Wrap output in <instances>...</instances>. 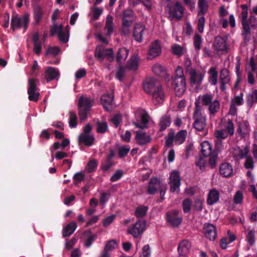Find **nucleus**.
I'll return each mask as SVG.
<instances>
[{
	"label": "nucleus",
	"mask_w": 257,
	"mask_h": 257,
	"mask_svg": "<svg viewBox=\"0 0 257 257\" xmlns=\"http://www.w3.org/2000/svg\"><path fill=\"white\" fill-rule=\"evenodd\" d=\"M144 90L150 93L154 102L156 103H162L164 98V93L161 85L155 79L149 78L143 83Z\"/></svg>",
	"instance_id": "nucleus-1"
},
{
	"label": "nucleus",
	"mask_w": 257,
	"mask_h": 257,
	"mask_svg": "<svg viewBox=\"0 0 257 257\" xmlns=\"http://www.w3.org/2000/svg\"><path fill=\"white\" fill-rule=\"evenodd\" d=\"M186 80L182 67L178 66L175 72L174 77L171 80L172 87L177 96H181L185 92L186 90Z\"/></svg>",
	"instance_id": "nucleus-2"
},
{
	"label": "nucleus",
	"mask_w": 257,
	"mask_h": 257,
	"mask_svg": "<svg viewBox=\"0 0 257 257\" xmlns=\"http://www.w3.org/2000/svg\"><path fill=\"white\" fill-rule=\"evenodd\" d=\"M202 108L200 102L196 100L195 108L193 113V119L194 121L193 127L199 132L203 131L206 126V117L202 113Z\"/></svg>",
	"instance_id": "nucleus-3"
},
{
	"label": "nucleus",
	"mask_w": 257,
	"mask_h": 257,
	"mask_svg": "<svg viewBox=\"0 0 257 257\" xmlns=\"http://www.w3.org/2000/svg\"><path fill=\"white\" fill-rule=\"evenodd\" d=\"M93 100L90 98L81 96L79 98L78 109L80 120L82 122L87 118L88 114L92 106Z\"/></svg>",
	"instance_id": "nucleus-4"
},
{
	"label": "nucleus",
	"mask_w": 257,
	"mask_h": 257,
	"mask_svg": "<svg viewBox=\"0 0 257 257\" xmlns=\"http://www.w3.org/2000/svg\"><path fill=\"white\" fill-rule=\"evenodd\" d=\"M213 96L211 94H205L202 96L201 102L203 105L208 106L209 114L214 116L220 109L219 101L215 99L213 100Z\"/></svg>",
	"instance_id": "nucleus-5"
},
{
	"label": "nucleus",
	"mask_w": 257,
	"mask_h": 257,
	"mask_svg": "<svg viewBox=\"0 0 257 257\" xmlns=\"http://www.w3.org/2000/svg\"><path fill=\"white\" fill-rule=\"evenodd\" d=\"M29 23V17L28 15H25L22 18L18 17L17 15L13 16L11 20V28L13 31L16 29H19L21 27L24 28L26 31Z\"/></svg>",
	"instance_id": "nucleus-6"
},
{
	"label": "nucleus",
	"mask_w": 257,
	"mask_h": 257,
	"mask_svg": "<svg viewBox=\"0 0 257 257\" xmlns=\"http://www.w3.org/2000/svg\"><path fill=\"white\" fill-rule=\"evenodd\" d=\"M146 225L145 221L139 220L128 228L127 233L133 235L134 238H138L142 236L146 230Z\"/></svg>",
	"instance_id": "nucleus-7"
},
{
	"label": "nucleus",
	"mask_w": 257,
	"mask_h": 257,
	"mask_svg": "<svg viewBox=\"0 0 257 257\" xmlns=\"http://www.w3.org/2000/svg\"><path fill=\"white\" fill-rule=\"evenodd\" d=\"M169 8V13L171 19L180 20L182 18L184 9L179 2H176L173 6H170Z\"/></svg>",
	"instance_id": "nucleus-8"
},
{
	"label": "nucleus",
	"mask_w": 257,
	"mask_h": 257,
	"mask_svg": "<svg viewBox=\"0 0 257 257\" xmlns=\"http://www.w3.org/2000/svg\"><path fill=\"white\" fill-rule=\"evenodd\" d=\"M169 179L171 192H179L181 185V179L179 172L177 171H173L170 174Z\"/></svg>",
	"instance_id": "nucleus-9"
},
{
	"label": "nucleus",
	"mask_w": 257,
	"mask_h": 257,
	"mask_svg": "<svg viewBox=\"0 0 257 257\" xmlns=\"http://www.w3.org/2000/svg\"><path fill=\"white\" fill-rule=\"evenodd\" d=\"M56 33L58 34L59 40L63 43H66L69 39V32L68 31L64 32L63 31V26L62 25L57 26L54 24L50 30V34L54 36Z\"/></svg>",
	"instance_id": "nucleus-10"
},
{
	"label": "nucleus",
	"mask_w": 257,
	"mask_h": 257,
	"mask_svg": "<svg viewBox=\"0 0 257 257\" xmlns=\"http://www.w3.org/2000/svg\"><path fill=\"white\" fill-rule=\"evenodd\" d=\"M203 231L205 236L210 240H214L217 235L216 226L214 225L206 223L203 225Z\"/></svg>",
	"instance_id": "nucleus-11"
},
{
	"label": "nucleus",
	"mask_w": 257,
	"mask_h": 257,
	"mask_svg": "<svg viewBox=\"0 0 257 257\" xmlns=\"http://www.w3.org/2000/svg\"><path fill=\"white\" fill-rule=\"evenodd\" d=\"M163 185V184L159 179L156 177L151 178L147 187V193L150 195L155 194Z\"/></svg>",
	"instance_id": "nucleus-12"
},
{
	"label": "nucleus",
	"mask_w": 257,
	"mask_h": 257,
	"mask_svg": "<svg viewBox=\"0 0 257 257\" xmlns=\"http://www.w3.org/2000/svg\"><path fill=\"white\" fill-rule=\"evenodd\" d=\"M113 94H103L100 98V103L107 111H111L113 108Z\"/></svg>",
	"instance_id": "nucleus-13"
},
{
	"label": "nucleus",
	"mask_w": 257,
	"mask_h": 257,
	"mask_svg": "<svg viewBox=\"0 0 257 257\" xmlns=\"http://www.w3.org/2000/svg\"><path fill=\"white\" fill-rule=\"evenodd\" d=\"M190 76V82L191 84H197L200 85L204 77V73L197 72L195 69L189 70L188 72Z\"/></svg>",
	"instance_id": "nucleus-14"
},
{
	"label": "nucleus",
	"mask_w": 257,
	"mask_h": 257,
	"mask_svg": "<svg viewBox=\"0 0 257 257\" xmlns=\"http://www.w3.org/2000/svg\"><path fill=\"white\" fill-rule=\"evenodd\" d=\"M179 211L174 210L166 214L168 222L173 226H178L182 221V217H178Z\"/></svg>",
	"instance_id": "nucleus-15"
},
{
	"label": "nucleus",
	"mask_w": 257,
	"mask_h": 257,
	"mask_svg": "<svg viewBox=\"0 0 257 257\" xmlns=\"http://www.w3.org/2000/svg\"><path fill=\"white\" fill-rule=\"evenodd\" d=\"M95 56L98 58L104 59L105 56H107V59L110 62L113 60V52L111 48L104 49L96 48L95 52Z\"/></svg>",
	"instance_id": "nucleus-16"
},
{
	"label": "nucleus",
	"mask_w": 257,
	"mask_h": 257,
	"mask_svg": "<svg viewBox=\"0 0 257 257\" xmlns=\"http://www.w3.org/2000/svg\"><path fill=\"white\" fill-rule=\"evenodd\" d=\"M161 53V48L159 41L155 40L153 42L150 47L148 54V58L152 59L158 56Z\"/></svg>",
	"instance_id": "nucleus-17"
},
{
	"label": "nucleus",
	"mask_w": 257,
	"mask_h": 257,
	"mask_svg": "<svg viewBox=\"0 0 257 257\" xmlns=\"http://www.w3.org/2000/svg\"><path fill=\"white\" fill-rule=\"evenodd\" d=\"M134 16L135 13L131 9H127L123 11L122 15V25L123 26L131 27L133 24Z\"/></svg>",
	"instance_id": "nucleus-18"
},
{
	"label": "nucleus",
	"mask_w": 257,
	"mask_h": 257,
	"mask_svg": "<svg viewBox=\"0 0 257 257\" xmlns=\"http://www.w3.org/2000/svg\"><path fill=\"white\" fill-rule=\"evenodd\" d=\"M191 247L190 242L187 239L182 240L179 244L177 248L179 255H187L189 252Z\"/></svg>",
	"instance_id": "nucleus-19"
},
{
	"label": "nucleus",
	"mask_w": 257,
	"mask_h": 257,
	"mask_svg": "<svg viewBox=\"0 0 257 257\" xmlns=\"http://www.w3.org/2000/svg\"><path fill=\"white\" fill-rule=\"evenodd\" d=\"M95 138L92 135L80 134L78 138L79 145H84L87 147L93 145Z\"/></svg>",
	"instance_id": "nucleus-20"
},
{
	"label": "nucleus",
	"mask_w": 257,
	"mask_h": 257,
	"mask_svg": "<svg viewBox=\"0 0 257 257\" xmlns=\"http://www.w3.org/2000/svg\"><path fill=\"white\" fill-rule=\"evenodd\" d=\"M219 192L215 189H211L207 196L206 202L209 205H213L218 202L219 199Z\"/></svg>",
	"instance_id": "nucleus-21"
},
{
	"label": "nucleus",
	"mask_w": 257,
	"mask_h": 257,
	"mask_svg": "<svg viewBox=\"0 0 257 257\" xmlns=\"http://www.w3.org/2000/svg\"><path fill=\"white\" fill-rule=\"evenodd\" d=\"M135 139L137 143L141 146L146 145L151 141V137L147 135L145 132L142 131L137 132Z\"/></svg>",
	"instance_id": "nucleus-22"
},
{
	"label": "nucleus",
	"mask_w": 257,
	"mask_h": 257,
	"mask_svg": "<svg viewBox=\"0 0 257 257\" xmlns=\"http://www.w3.org/2000/svg\"><path fill=\"white\" fill-rule=\"evenodd\" d=\"M213 46L215 49L218 51H224L227 49L226 41L220 36L215 37Z\"/></svg>",
	"instance_id": "nucleus-23"
},
{
	"label": "nucleus",
	"mask_w": 257,
	"mask_h": 257,
	"mask_svg": "<svg viewBox=\"0 0 257 257\" xmlns=\"http://www.w3.org/2000/svg\"><path fill=\"white\" fill-rule=\"evenodd\" d=\"M145 30V27L140 24L135 26L133 36L137 42H141L143 41V35Z\"/></svg>",
	"instance_id": "nucleus-24"
},
{
	"label": "nucleus",
	"mask_w": 257,
	"mask_h": 257,
	"mask_svg": "<svg viewBox=\"0 0 257 257\" xmlns=\"http://www.w3.org/2000/svg\"><path fill=\"white\" fill-rule=\"evenodd\" d=\"M249 152L248 146L243 148L237 147L234 150V156L237 160H241L248 156Z\"/></svg>",
	"instance_id": "nucleus-25"
},
{
	"label": "nucleus",
	"mask_w": 257,
	"mask_h": 257,
	"mask_svg": "<svg viewBox=\"0 0 257 257\" xmlns=\"http://www.w3.org/2000/svg\"><path fill=\"white\" fill-rule=\"evenodd\" d=\"M59 75L58 70L53 67H48L45 71V77L48 82L56 79Z\"/></svg>",
	"instance_id": "nucleus-26"
},
{
	"label": "nucleus",
	"mask_w": 257,
	"mask_h": 257,
	"mask_svg": "<svg viewBox=\"0 0 257 257\" xmlns=\"http://www.w3.org/2000/svg\"><path fill=\"white\" fill-rule=\"evenodd\" d=\"M249 65L251 68V71L248 73L247 81L249 84L253 85L255 83V79L253 73L256 70V63L253 57L250 58Z\"/></svg>",
	"instance_id": "nucleus-27"
},
{
	"label": "nucleus",
	"mask_w": 257,
	"mask_h": 257,
	"mask_svg": "<svg viewBox=\"0 0 257 257\" xmlns=\"http://www.w3.org/2000/svg\"><path fill=\"white\" fill-rule=\"evenodd\" d=\"M220 174L224 177L231 176L233 174L232 166L228 163H222L219 167Z\"/></svg>",
	"instance_id": "nucleus-28"
},
{
	"label": "nucleus",
	"mask_w": 257,
	"mask_h": 257,
	"mask_svg": "<svg viewBox=\"0 0 257 257\" xmlns=\"http://www.w3.org/2000/svg\"><path fill=\"white\" fill-rule=\"evenodd\" d=\"M83 235L86 237L84 241L85 246L87 248L90 247L93 242L96 239L97 235L92 234L90 230L85 231Z\"/></svg>",
	"instance_id": "nucleus-29"
},
{
	"label": "nucleus",
	"mask_w": 257,
	"mask_h": 257,
	"mask_svg": "<svg viewBox=\"0 0 257 257\" xmlns=\"http://www.w3.org/2000/svg\"><path fill=\"white\" fill-rule=\"evenodd\" d=\"M77 227V224L75 222H71L68 223L65 227L63 229L62 236L63 237L69 236L73 234Z\"/></svg>",
	"instance_id": "nucleus-30"
},
{
	"label": "nucleus",
	"mask_w": 257,
	"mask_h": 257,
	"mask_svg": "<svg viewBox=\"0 0 257 257\" xmlns=\"http://www.w3.org/2000/svg\"><path fill=\"white\" fill-rule=\"evenodd\" d=\"M129 50L125 48H121L119 49L116 57V61L118 63H121L125 61L128 55Z\"/></svg>",
	"instance_id": "nucleus-31"
},
{
	"label": "nucleus",
	"mask_w": 257,
	"mask_h": 257,
	"mask_svg": "<svg viewBox=\"0 0 257 257\" xmlns=\"http://www.w3.org/2000/svg\"><path fill=\"white\" fill-rule=\"evenodd\" d=\"M200 146L201 152L204 157H208L213 153L212 152L211 145L208 141L203 142L201 144Z\"/></svg>",
	"instance_id": "nucleus-32"
},
{
	"label": "nucleus",
	"mask_w": 257,
	"mask_h": 257,
	"mask_svg": "<svg viewBox=\"0 0 257 257\" xmlns=\"http://www.w3.org/2000/svg\"><path fill=\"white\" fill-rule=\"evenodd\" d=\"M208 74L209 76L208 81L212 85H215L217 83L218 72L216 68L214 67H211L208 70Z\"/></svg>",
	"instance_id": "nucleus-33"
},
{
	"label": "nucleus",
	"mask_w": 257,
	"mask_h": 257,
	"mask_svg": "<svg viewBox=\"0 0 257 257\" xmlns=\"http://www.w3.org/2000/svg\"><path fill=\"white\" fill-rule=\"evenodd\" d=\"M139 61L136 56H133L127 63L125 68L129 70L136 71L138 68Z\"/></svg>",
	"instance_id": "nucleus-34"
},
{
	"label": "nucleus",
	"mask_w": 257,
	"mask_h": 257,
	"mask_svg": "<svg viewBox=\"0 0 257 257\" xmlns=\"http://www.w3.org/2000/svg\"><path fill=\"white\" fill-rule=\"evenodd\" d=\"M246 103L248 106L251 107L257 103V90L254 89L246 95Z\"/></svg>",
	"instance_id": "nucleus-35"
},
{
	"label": "nucleus",
	"mask_w": 257,
	"mask_h": 257,
	"mask_svg": "<svg viewBox=\"0 0 257 257\" xmlns=\"http://www.w3.org/2000/svg\"><path fill=\"white\" fill-rule=\"evenodd\" d=\"M34 18L36 24H39L43 15V8L39 5L34 7Z\"/></svg>",
	"instance_id": "nucleus-36"
},
{
	"label": "nucleus",
	"mask_w": 257,
	"mask_h": 257,
	"mask_svg": "<svg viewBox=\"0 0 257 257\" xmlns=\"http://www.w3.org/2000/svg\"><path fill=\"white\" fill-rule=\"evenodd\" d=\"M152 71L157 75L160 77H165L167 75L166 69L159 64H156L152 67Z\"/></svg>",
	"instance_id": "nucleus-37"
},
{
	"label": "nucleus",
	"mask_w": 257,
	"mask_h": 257,
	"mask_svg": "<svg viewBox=\"0 0 257 257\" xmlns=\"http://www.w3.org/2000/svg\"><path fill=\"white\" fill-rule=\"evenodd\" d=\"M198 6L199 9V15L204 16L207 12L208 5L206 0H198Z\"/></svg>",
	"instance_id": "nucleus-38"
},
{
	"label": "nucleus",
	"mask_w": 257,
	"mask_h": 257,
	"mask_svg": "<svg viewBox=\"0 0 257 257\" xmlns=\"http://www.w3.org/2000/svg\"><path fill=\"white\" fill-rule=\"evenodd\" d=\"M149 122L148 116L147 114H143L141 116V122L133 123L134 125L137 128L144 129L147 127V124Z\"/></svg>",
	"instance_id": "nucleus-39"
},
{
	"label": "nucleus",
	"mask_w": 257,
	"mask_h": 257,
	"mask_svg": "<svg viewBox=\"0 0 257 257\" xmlns=\"http://www.w3.org/2000/svg\"><path fill=\"white\" fill-rule=\"evenodd\" d=\"M187 132L185 130H181L177 133L175 138V142L176 144H182L186 139Z\"/></svg>",
	"instance_id": "nucleus-40"
},
{
	"label": "nucleus",
	"mask_w": 257,
	"mask_h": 257,
	"mask_svg": "<svg viewBox=\"0 0 257 257\" xmlns=\"http://www.w3.org/2000/svg\"><path fill=\"white\" fill-rule=\"evenodd\" d=\"M171 123L170 118L168 116H163L160 121V131L163 132L166 128L170 126Z\"/></svg>",
	"instance_id": "nucleus-41"
},
{
	"label": "nucleus",
	"mask_w": 257,
	"mask_h": 257,
	"mask_svg": "<svg viewBox=\"0 0 257 257\" xmlns=\"http://www.w3.org/2000/svg\"><path fill=\"white\" fill-rule=\"evenodd\" d=\"M148 210V206L140 205L136 208L135 215L138 218L143 217L146 215Z\"/></svg>",
	"instance_id": "nucleus-42"
},
{
	"label": "nucleus",
	"mask_w": 257,
	"mask_h": 257,
	"mask_svg": "<svg viewBox=\"0 0 257 257\" xmlns=\"http://www.w3.org/2000/svg\"><path fill=\"white\" fill-rule=\"evenodd\" d=\"M248 11H242L240 14L241 17V22L242 24V26L243 28H244V30L246 32L248 31Z\"/></svg>",
	"instance_id": "nucleus-43"
},
{
	"label": "nucleus",
	"mask_w": 257,
	"mask_h": 257,
	"mask_svg": "<svg viewBox=\"0 0 257 257\" xmlns=\"http://www.w3.org/2000/svg\"><path fill=\"white\" fill-rule=\"evenodd\" d=\"M98 164L95 160H91L89 161L86 166V170L87 173H90L96 171Z\"/></svg>",
	"instance_id": "nucleus-44"
},
{
	"label": "nucleus",
	"mask_w": 257,
	"mask_h": 257,
	"mask_svg": "<svg viewBox=\"0 0 257 257\" xmlns=\"http://www.w3.org/2000/svg\"><path fill=\"white\" fill-rule=\"evenodd\" d=\"M69 125L71 128H75L77 125V116L74 112H69Z\"/></svg>",
	"instance_id": "nucleus-45"
},
{
	"label": "nucleus",
	"mask_w": 257,
	"mask_h": 257,
	"mask_svg": "<svg viewBox=\"0 0 257 257\" xmlns=\"http://www.w3.org/2000/svg\"><path fill=\"white\" fill-rule=\"evenodd\" d=\"M97 132L99 134H104L108 131V125L106 122H96Z\"/></svg>",
	"instance_id": "nucleus-46"
},
{
	"label": "nucleus",
	"mask_w": 257,
	"mask_h": 257,
	"mask_svg": "<svg viewBox=\"0 0 257 257\" xmlns=\"http://www.w3.org/2000/svg\"><path fill=\"white\" fill-rule=\"evenodd\" d=\"M230 81L229 72L227 69L223 68L220 72V81L229 82Z\"/></svg>",
	"instance_id": "nucleus-47"
},
{
	"label": "nucleus",
	"mask_w": 257,
	"mask_h": 257,
	"mask_svg": "<svg viewBox=\"0 0 257 257\" xmlns=\"http://www.w3.org/2000/svg\"><path fill=\"white\" fill-rule=\"evenodd\" d=\"M39 80L37 79L32 78L28 80V88L27 91L38 90L37 84Z\"/></svg>",
	"instance_id": "nucleus-48"
},
{
	"label": "nucleus",
	"mask_w": 257,
	"mask_h": 257,
	"mask_svg": "<svg viewBox=\"0 0 257 257\" xmlns=\"http://www.w3.org/2000/svg\"><path fill=\"white\" fill-rule=\"evenodd\" d=\"M105 29L107 31V35H110L113 31V25L112 18L110 17V19L108 17L107 18L106 24L105 26Z\"/></svg>",
	"instance_id": "nucleus-49"
},
{
	"label": "nucleus",
	"mask_w": 257,
	"mask_h": 257,
	"mask_svg": "<svg viewBox=\"0 0 257 257\" xmlns=\"http://www.w3.org/2000/svg\"><path fill=\"white\" fill-rule=\"evenodd\" d=\"M28 94V99L30 101L37 102L39 100L40 93L38 90L27 91Z\"/></svg>",
	"instance_id": "nucleus-50"
},
{
	"label": "nucleus",
	"mask_w": 257,
	"mask_h": 257,
	"mask_svg": "<svg viewBox=\"0 0 257 257\" xmlns=\"http://www.w3.org/2000/svg\"><path fill=\"white\" fill-rule=\"evenodd\" d=\"M202 42L201 36L198 34H196L194 37V46L196 51H199L201 49V44Z\"/></svg>",
	"instance_id": "nucleus-51"
},
{
	"label": "nucleus",
	"mask_w": 257,
	"mask_h": 257,
	"mask_svg": "<svg viewBox=\"0 0 257 257\" xmlns=\"http://www.w3.org/2000/svg\"><path fill=\"white\" fill-rule=\"evenodd\" d=\"M192 201L189 198L185 199L182 202V207L185 213H189L191 210Z\"/></svg>",
	"instance_id": "nucleus-52"
},
{
	"label": "nucleus",
	"mask_w": 257,
	"mask_h": 257,
	"mask_svg": "<svg viewBox=\"0 0 257 257\" xmlns=\"http://www.w3.org/2000/svg\"><path fill=\"white\" fill-rule=\"evenodd\" d=\"M246 240L248 244L252 246L255 242V231L253 230H249L246 236Z\"/></svg>",
	"instance_id": "nucleus-53"
},
{
	"label": "nucleus",
	"mask_w": 257,
	"mask_h": 257,
	"mask_svg": "<svg viewBox=\"0 0 257 257\" xmlns=\"http://www.w3.org/2000/svg\"><path fill=\"white\" fill-rule=\"evenodd\" d=\"M130 151V148L127 146H123L118 148V155L119 158L125 157Z\"/></svg>",
	"instance_id": "nucleus-54"
},
{
	"label": "nucleus",
	"mask_w": 257,
	"mask_h": 257,
	"mask_svg": "<svg viewBox=\"0 0 257 257\" xmlns=\"http://www.w3.org/2000/svg\"><path fill=\"white\" fill-rule=\"evenodd\" d=\"M151 250L149 244L144 245L139 257H151Z\"/></svg>",
	"instance_id": "nucleus-55"
},
{
	"label": "nucleus",
	"mask_w": 257,
	"mask_h": 257,
	"mask_svg": "<svg viewBox=\"0 0 257 257\" xmlns=\"http://www.w3.org/2000/svg\"><path fill=\"white\" fill-rule=\"evenodd\" d=\"M84 178L85 175L82 172H77L75 174L73 178L74 181V185H77L79 183L82 182L84 179Z\"/></svg>",
	"instance_id": "nucleus-56"
},
{
	"label": "nucleus",
	"mask_w": 257,
	"mask_h": 257,
	"mask_svg": "<svg viewBox=\"0 0 257 257\" xmlns=\"http://www.w3.org/2000/svg\"><path fill=\"white\" fill-rule=\"evenodd\" d=\"M208 160L209 165L210 166L211 168H214L216 167V161L217 158V154L213 152V153L209 156Z\"/></svg>",
	"instance_id": "nucleus-57"
},
{
	"label": "nucleus",
	"mask_w": 257,
	"mask_h": 257,
	"mask_svg": "<svg viewBox=\"0 0 257 257\" xmlns=\"http://www.w3.org/2000/svg\"><path fill=\"white\" fill-rule=\"evenodd\" d=\"M116 241L115 240L112 239L110 240H109L107 241L105 244V246L104 247V248L106 249V250L111 251L113 249H114L116 246Z\"/></svg>",
	"instance_id": "nucleus-58"
},
{
	"label": "nucleus",
	"mask_w": 257,
	"mask_h": 257,
	"mask_svg": "<svg viewBox=\"0 0 257 257\" xmlns=\"http://www.w3.org/2000/svg\"><path fill=\"white\" fill-rule=\"evenodd\" d=\"M228 135L227 131L225 129L217 130L215 133V137L221 140L226 139Z\"/></svg>",
	"instance_id": "nucleus-59"
},
{
	"label": "nucleus",
	"mask_w": 257,
	"mask_h": 257,
	"mask_svg": "<svg viewBox=\"0 0 257 257\" xmlns=\"http://www.w3.org/2000/svg\"><path fill=\"white\" fill-rule=\"evenodd\" d=\"M203 200L198 198L195 200L193 207L197 211H201L203 209Z\"/></svg>",
	"instance_id": "nucleus-60"
},
{
	"label": "nucleus",
	"mask_w": 257,
	"mask_h": 257,
	"mask_svg": "<svg viewBox=\"0 0 257 257\" xmlns=\"http://www.w3.org/2000/svg\"><path fill=\"white\" fill-rule=\"evenodd\" d=\"M123 175L122 171L120 170H117L115 173L111 177L110 180L111 182H116L119 180Z\"/></svg>",
	"instance_id": "nucleus-61"
},
{
	"label": "nucleus",
	"mask_w": 257,
	"mask_h": 257,
	"mask_svg": "<svg viewBox=\"0 0 257 257\" xmlns=\"http://www.w3.org/2000/svg\"><path fill=\"white\" fill-rule=\"evenodd\" d=\"M60 50L58 47H49L46 51V55L52 54L54 56L58 55Z\"/></svg>",
	"instance_id": "nucleus-62"
},
{
	"label": "nucleus",
	"mask_w": 257,
	"mask_h": 257,
	"mask_svg": "<svg viewBox=\"0 0 257 257\" xmlns=\"http://www.w3.org/2000/svg\"><path fill=\"white\" fill-rule=\"evenodd\" d=\"M243 199V194L240 191H237L235 192L234 197L233 201L235 204H240L242 203Z\"/></svg>",
	"instance_id": "nucleus-63"
},
{
	"label": "nucleus",
	"mask_w": 257,
	"mask_h": 257,
	"mask_svg": "<svg viewBox=\"0 0 257 257\" xmlns=\"http://www.w3.org/2000/svg\"><path fill=\"white\" fill-rule=\"evenodd\" d=\"M244 167L247 169H252L254 167V162L253 159L250 156L246 157V160L244 162Z\"/></svg>",
	"instance_id": "nucleus-64"
}]
</instances>
